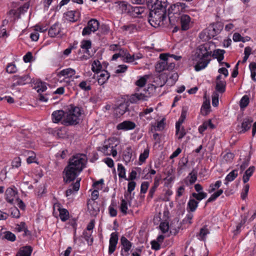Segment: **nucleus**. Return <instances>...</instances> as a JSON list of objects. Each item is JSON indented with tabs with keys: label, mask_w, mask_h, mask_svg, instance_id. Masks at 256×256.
Here are the masks:
<instances>
[{
	"label": "nucleus",
	"mask_w": 256,
	"mask_h": 256,
	"mask_svg": "<svg viewBox=\"0 0 256 256\" xmlns=\"http://www.w3.org/2000/svg\"><path fill=\"white\" fill-rule=\"evenodd\" d=\"M87 161V157L84 154H78L73 156L64 171V182L67 184L74 180L86 167Z\"/></svg>",
	"instance_id": "obj_1"
},
{
	"label": "nucleus",
	"mask_w": 256,
	"mask_h": 256,
	"mask_svg": "<svg viewBox=\"0 0 256 256\" xmlns=\"http://www.w3.org/2000/svg\"><path fill=\"white\" fill-rule=\"evenodd\" d=\"M80 114L79 107L72 106L67 112H64L62 110L54 111L52 116L54 122L58 123L61 121L62 124L68 126L78 124L80 120Z\"/></svg>",
	"instance_id": "obj_2"
},
{
	"label": "nucleus",
	"mask_w": 256,
	"mask_h": 256,
	"mask_svg": "<svg viewBox=\"0 0 256 256\" xmlns=\"http://www.w3.org/2000/svg\"><path fill=\"white\" fill-rule=\"evenodd\" d=\"M211 54L209 44H202L197 48L192 58V60L196 63L194 66L196 71H200L208 66L210 60L209 57Z\"/></svg>",
	"instance_id": "obj_3"
},
{
	"label": "nucleus",
	"mask_w": 256,
	"mask_h": 256,
	"mask_svg": "<svg viewBox=\"0 0 256 256\" xmlns=\"http://www.w3.org/2000/svg\"><path fill=\"white\" fill-rule=\"evenodd\" d=\"M166 6L160 5L158 8H154L148 14V22L154 27L156 28L166 24Z\"/></svg>",
	"instance_id": "obj_4"
},
{
	"label": "nucleus",
	"mask_w": 256,
	"mask_h": 256,
	"mask_svg": "<svg viewBox=\"0 0 256 256\" xmlns=\"http://www.w3.org/2000/svg\"><path fill=\"white\" fill-rule=\"evenodd\" d=\"M190 10L184 3L177 2L174 4L168 9V19L171 24H174L177 20L176 18H179L181 12H189Z\"/></svg>",
	"instance_id": "obj_5"
},
{
	"label": "nucleus",
	"mask_w": 256,
	"mask_h": 256,
	"mask_svg": "<svg viewBox=\"0 0 256 256\" xmlns=\"http://www.w3.org/2000/svg\"><path fill=\"white\" fill-rule=\"evenodd\" d=\"M223 24L220 22L210 24L206 29L200 33V38L207 40L214 38L220 33L223 29Z\"/></svg>",
	"instance_id": "obj_6"
},
{
	"label": "nucleus",
	"mask_w": 256,
	"mask_h": 256,
	"mask_svg": "<svg viewBox=\"0 0 256 256\" xmlns=\"http://www.w3.org/2000/svg\"><path fill=\"white\" fill-rule=\"evenodd\" d=\"M118 144L116 138H110L104 142V145L99 148L98 150L101 151L106 156L112 155L114 157L117 155V151L116 148Z\"/></svg>",
	"instance_id": "obj_7"
},
{
	"label": "nucleus",
	"mask_w": 256,
	"mask_h": 256,
	"mask_svg": "<svg viewBox=\"0 0 256 256\" xmlns=\"http://www.w3.org/2000/svg\"><path fill=\"white\" fill-rule=\"evenodd\" d=\"M253 122V119L250 117H246L243 119L242 122L241 124L240 128H241L239 132L240 134H243L250 130L252 126V136H254L256 133V122H254L253 124L252 125Z\"/></svg>",
	"instance_id": "obj_8"
},
{
	"label": "nucleus",
	"mask_w": 256,
	"mask_h": 256,
	"mask_svg": "<svg viewBox=\"0 0 256 256\" xmlns=\"http://www.w3.org/2000/svg\"><path fill=\"white\" fill-rule=\"evenodd\" d=\"M13 82L11 87L14 88L17 86L24 85L31 82L30 78L28 75H24L22 76H14L12 77Z\"/></svg>",
	"instance_id": "obj_9"
},
{
	"label": "nucleus",
	"mask_w": 256,
	"mask_h": 256,
	"mask_svg": "<svg viewBox=\"0 0 256 256\" xmlns=\"http://www.w3.org/2000/svg\"><path fill=\"white\" fill-rule=\"evenodd\" d=\"M168 56L169 54H161L160 56V62H158L156 65V72H160L164 70H166V66L168 63Z\"/></svg>",
	"instance_id": "obj_10"
},
{
	"label": "nucleus",
	"mask_w": 256,
	"mask_h": 256,
	"mask_svg": "<svg viewBox=\"0 0 256 256\" xmlns=\"http://www.w3.org/2000/svg\"><path fill=\"white\" fill-rule=\"evenodd\" d=\"M120 244L122 246L120 254L123 256H128L129 250H130L132 244L124 236L120 238Z\"/></svg>",
	"instance_id": "obj_11"
},
{
	"label": "nucleus",
	"mask_w": 256,
	"mask_h": 256,
	"mask_svg": "<svg viewBox=\"0 0 256 256\" xmlns=\"http://www.w3.org/2000/svg\"><path fill=\"white\" fill-rule=\"evenodd\" d=\"M117 10L121 14H128L130 12V5L124 1H118L114 2Z\"/></svg>",
	"instance_id": "obj_12"
},
{
	"label": "nucleus",
	"mask_w": 256,
	"mask_h": 256,
	"mask_svg": "<svg viewBox=\"0 0 256 256\" xmlns=\"http://www.w3.org/2000/svg\"><path fill=\"white\" fill-rule=\"evenodd\" d=\"M118 242V233L114 232L112 233L110 238V244L108 247V253L109 254H112L116 246V244Z\"/></svg>",
	"instance_id": "obj_13"
},
{
	"label": "nucleus",
	"mask_w": 256,
	"mask_h": 256,
	"mask_svg": "<svg viewBox=\"0 0 256 256\" xmlns=\"http://www.w3.org/2000/svg\"><path fill=\"white\" fill-rule=\"evenodd\" d=\"M87 206L88 210L91 215L96 216L98 214L100 211V208L97 202L94 200H88Z\"/></svg>",
	"instance_id": "obj_14"
},
{
	"label": "nucleus",
	"mask_w": 256,
	"mask_h": 256,
	"mask_svg": "<svg viewBox=\"0 0 256 256\" xmlns=\"http://www.w3.org/2000/svg\"><path fill=\"white\" fill-rule=\"evenodd\" d=\"M136 126L134 122L125 120L118 124L116 128L118 130H134Z\"/></svg>",
	"instance_id": "obj_15"
},
{
	"label": "nucleus",
	"mask_w": 256,
	"mask_h": 256,
	"mask_svg": "<svg viewBox=\"0 0 256 256\" xmlns=\"http://www.w3.org/2000/svg\"><path fill=\"white\" fill-rule=\"evenodd\" d=\"M181 28L183 30L189 29L191 18L188 14H182L180 17Z\"/></svg>",
	"instance_id": "obj_16"
},
{
	"label": "nucleus",
	"mask_w": 256,
	"mask_h": 256,
	"mask_svg": "<svg viewBox=\"0 0 256 256\" xmlns=\"http://www.w3.org/2000/svg\"><path fill=\"white\" fill-rule=\"evenodd\" d=\"M148 96L142 93H136L132 94L129 98L131 103H136L139 101L146 100Z\"/></svg>",
	"instance_id": "obj_17"
},
{
	"label": "nucleus",
	"mask_w": 256,
	"mask_h": 256,
	"mask_svg": "<svg viewBox=\"0 0 256 256\" xmlns=\"http://www.w3.org/2000/svg\"><path fill=\"white\" fill-rule=\"evenodd\" d=\"M61 28L58 22H56L51 26L49 29L48 34L52 38H54L60 32Z\"/></svg>",
	"instance_id": "obj_18"
},
{
	"label": "nucleus",
	"mask_w": 256,
	"mask_h": 256,
	"mask_svg": "<svg viewBox=\"0 0 256 256\" xmlns=\"http://www.w3.org/2000/svg\"><path fill=\"white\" fill-rule=\"evenodd\" d=\"M110 76V74L107 71L104 70L101 72L100 74L97 76L98 84L100 86L103 85L108 81Z\"/></svg>",
	"instance_id": "obj_19"
},
{
	"label": "nucleus",
	"mask_w": 256,
	"mask_h": 256,
	"mask_svg": "<svg viewBox=\"0 0 256 256\" xmlns=\"http://www.w3.org/2000/svg\"><path fill=\"white\" fill-rule=\"evenodd\" d=\"M76 74V70L72 68H68L62 70L58 73L57 76L58 77L66 76V78H72Z\"/></svg>",
	"instance_id": "obj_20"
},
{
	"label": "nucleus",
	"mask_w": 256,
	"mask_h": 256,
	"mask_svg": "<svg viewBox=\"0 0 256 256\" xmlns=\"http://www.w3.org/2000/svg\"><path fill=\"white\" fill-rule=\"evenodd\" d=\"M80 179L77 180L76 182L72 184L66 192V196H70L74 191L77 192L80 186Z\"/></svg>",
	"instance_id": "obj_21"
},
{
	"label": "nucleus",
	"mask_w": 256,
	"mask_h": 256,
	"mask_svg": "<svg viewBox=\"0 0 256 256\" xmlns=\"http://www.w3.org/2000/svg\"><path fill=\"white\" fill-rule=\"evenodd\" d=\"M130 12L128 13V14L132 16L136 17L143 12L144 8L142 6H130Z\"/></svg>",
	"instance_id": "obj_22"
},
{
	"label": "nucleus",
	"mask_w": 256,
	"mask_h": 256,
	"mask_svg": "<svg viewBox=\"0 0 256 256\" xmlns=\"http://www.w3.org/2000/svg\"><path fill=\"white\" fill-rule=\"evenodd\" d=\"M17 194V192L13 188H9L6 191V200L9 203L12 204L14 198Z\"/></svg>",
	"instance_id": "obj_23"
},
{
	"label": "nucleus",
	"mask_w": 256,
	"mask_h": 256,
	"mask_svg": "<svg viewBox=\"0 0 256 256\" xmlns=\"http://www.w3.org/2000/svg\"><path fill=\"white\" fill-rule=\"evenodd\" d=\"M79 14L76 11H68L65 14L66 18L70 22H74L78 18Z\"/></svg>",
	"instance_id": "obj_24"
},
{
	"label": "nucleus",
	"mask_w": 256,
	"mask_h": 256,
	"mask_svg": "<svg viewBox=\"0 0 256 256\" xmlns=\"http://www.w3.org/2000/svg\"><path fill=\"white\" fill-rule=\"evenodd\" d=\"M32 249L30 246H26L20 249L16 256H30Z\"/></svg>",
	"instance_id": "obj_25"
},
{
	"label": "nucleus",
	"mask_w": 256,
	"mask_h": 256,
	"mask_svg": "<svg viewBox=\"0 0 256 256\" xmlns=\"http://www.w3.org/2000/svg\"><path fill=\"white\" fill-rule=\"evenodd\" d=\"M198 202L194 198H190L187 205V210L188 212H194L198 206Z\"/></svg>",
	"instance_id": "obj_26"
},
{
	"label": "nucleus",
	"mask_w": 256,
	"mask_h": 256,
	"mask_svg": "<svg viewBox=\"0 0 256 256\" xmlns=\"http://www.w3.org/2000/svg\"><path fill=\"white\" fill-rule=\"evenodd\" d=\"M210 233V231L206 226H203L200 229V232L197 235L198 238L200 240L204 241L206 236Z\"/></svg>",
	"instance_id": "obj_27"
},
{
	"label": "nucleus",
	"mask_w": 256,
	"mask_h": 256,
	"mask_svg": "<svg viewBox=\"0 0 256 256\" xmlns=\"http://www.w3.org/2000/svg\"><path fill=\"white\" fill-rule=\"evenodd\" d=\"M87 26L90 28V30L94 32L98 30L100 23L96 19H91L88 22Z\"/></svg>",
	"instance_id": "obj_28"
},
{
	"label": "nucleus",
	"mask_w": 256,
	"mask_h": 256,
	"mask_svg": "<svg viewBox=\"0 0 256 256\" xmlns=\"http://www.w3.org/2000/svg\"><path fill=\"white\" fill-rule=\"evenodd\" d=\"M255 167L251 166L245 172L242 178L244 183H246L249 180L250 178L252 176Z\"/></svg>",
	"instance_id": "obj_29"
},
{
	"label": "nucleus",
	"mask_w": 256,
	"mask_h": 256,
	"mask_svg": "<svg viewBox=\"0 0 256 256\" xmlns=\"http://www.w3.org/2000/svg\"><path fill=\"white\" fill-rule=\"evenodd\" d=\"M78 86L82 90L84 91H89L92 89L91 80H83L79 84Z\"/></svg>",
	"instance_id": "obj_30"
},
{
	"label": "nucleus",
	"mask_w": 256,
	"mask_h": 256,
	"mask_svg": "<svg viewBox=\"0 0 256 256\" xmlns=\"http://www.w3.org/2000/svg\"><path fill=\"white\" fill-rule=\"evenodd\" d=\"M224 50L220 49L216 50L214 52L213 56L217 59L219 64H221V61L224 60Z\"/></svg>",
	"instance_id": "obj_31"
},
{
	"label": "nucleus",
	"mask_w": 256,
	"mask_h": 256,
	"mask_svg": "<svg viewBox=\"0 0 256 256\" xmlns=\"http://www.w3.org/2000/svg\"><path fill=\"white\" fill-rule=\"evenodd\" d=\"M238 172L237 170H234L230 172L226 177L225 180L226 182L224 183L228 184V182L234 180L238 176Z\"/></svg>",
	"instance_id": "obj_32"
},
{
	"label": "nucleus",
	"mask_w": 256,
	"mask_h": 256,
	"mask_svg": "<svg viewBox=\"0 0 256 256\" xmlns=\"http://www.w3.org/2000/svg\"><path fill=\"white\" fill-rule=\"evenodd\" d=\"M146 2L154 8H158L160 5L166 6V0H146Z\"/></svg>",
	"instance_id": "obj_33"
},
{
	"label": "nucleus",
	"mask_w": 256,
	"mask_h": 256,
	"mask_svg": "<svg viewBox=\"0 0 256 256\" xmlns=\"http://www.w3.org/2000/svg\"><path fill=\"white\" fill-rule=\"evenodd\" d=\"M58 210L60 212V218L62 222H65L68 220L69 218V212L67 210L58 208Z\"/></svg>",
	"instance_id": "obj_34"
},
{
	"label": "nucleus",
	"mask_w": 256,
	"mask_h": 256,
	"mask_svg": "<svg viewBox=\"0 0 256 256\" xmlns=\"http://www.w3.org/2000/svg\"><path fill=\"white\" fill-rule=\"evenodd\" d=\"M226 82L225 80L216 82V90L220 93H223L226 90Z\"/></svg>",
	"instance_id": "obj_35"
},
{
	"label": "nucleus",
	"mask_w": 256,
	"mask_h": 256,
	"mask_svg": "<svg viewBox=\"0 0 256 256\" xmlns=\"http://www.w3.org/2000/svg\"><path fill=\"white\" fill-rule=\"evenodd\" d=\"M132 156V150L130 148H128L124 152L123 159L126 163H128L131 160Z\"/></svg>",
	"instance_id": "obj_36"
},
{
	"label": "nucleus",
	"mask_w": 256,
	"mask_h": 256,
	"mask_svg": "<svg viewBox=\"0 0 256 256\" xmlns=\"http://www.w3.org/2000/svg\"><path fill=\"white\" fill-rule=\"evenodd\" d=\"M121 28L123 30L128 32V34H132L136 31V26L134 24L123 26Z\"/></svg>",
	"instance_id": "obj_37"
},
{
	"label": "nucleus",
	"mask_w": 256,
	"mask_h": 256,
	"mask_svg": "<svg viewBox=\"0 0 256 256\" xmlns=\"http://www.w3.org/2000/svg\"><path fill=\"white\" fill-rule=\"evenodd\" d=\"M186 111L182 110L181 114H180V116L178 122H177L176 124V129H177V131L179 130L178 128L180 127V126H182V124L184 122V120H185L186 118Z\"/></svg>",
	"instance_id": "obj_38"
},
{
	"label": "nucleus",
	"mask_w": 256,
	"mask_h": 256,
	"mask_svg": "<svg viewBox=\"0 0 256 256\" xmlns=\"http://www.w3.org/2000/svg\"><path fill=\"white\" fill-rule=\"evenodd\" d=\"M118 175L119 178H123L126 180V170L122 164H118Z\"/></svg>",
	"instance_id": "obj_39"
},
{
	"label": "nucleus",
	"mask_w": 256,
	"mask_h": 256,
	"mask_svg": "<svg viewBox=\"0 0 256 256\" xmlns=\"http://www.w3.org/2000/svg\"><path fill=\"white\" fill-rule=\"evenodd\" d=\"M192 195L198 201H200L201 200L206 198L207 196V194L203 192H201L198 193L193 192Z\"/></svg>",
	"instance_id": "obj_40"
},
{
	"label": "nucleus",
	"mask_w": 256,
	"mask_h": 256,
	"mask_svg": "<svg viewBox=\"0 0 256 256\" xmlns=\"http://www.w3.org/2000/svg\"><path fill=\"white\" fill-rule=\"evenodd\" d=\"M120 210L121 212L124 215L127 214L128 202L124 199L121 200Z\"/></svg>",
	"instance_id": "obj_41"
},
{
	"label": "nucleus",
	"mask_w": 256,
	"mask_h": 256,
	"mask_svg": "<svg viewBox=\"0 0 256 256\" xmlns=\"http://www.w3.org/2000/svg\"><path fill=\"white\" fill-rule=\"evenodd\" d=\"M80 46L82 48L86 50V52H88V49L90 48L92 46L91 41L89 40H82Z\"/></svg>",
	"instance_id": "obj_42"
},
{
	"label": "nucleus",
	"mask_w": 256,
	"mask_h": 256,
	"mask_svg": "<svg viewBox=\"0 0 256 256\" xmlns=\"http://www.w3.org/2000/svg\"><path fill=\"white\" fill-rule=\"evenodd\" d=\"M222 184L220 180H218L214 184H212L210 186V189L208 190V192L212 193L214 192L216 189L218 188Z\"/></svg>",
	"instance_id": "obj_43"
},
{
	"label": "nucleus",
	"mask_w": 256,
	"mask_h": 256,
	"mask_svg": "<svg viewBox=\"0 0 256 256\" xmlns=\"http://www.w3.org/2000/svg\"><path fill=\"white\" fill-rule=\"evenodd\" d=\"M102 68V66L100 64V62L98 60L94 61L92 64V70L94 72H96L98 73L99 71H100V69Z\"/></svg>",
	"instance_id": "obj_44"
},
{
	"label": "nucleus",
	"mask_w": 256,
	"mask_h": 256,
	"mask_svg": "<svg viewBox=\"0 0 256 256\" xmlns=\"http://www.w3.org/2000/svg\"><path fill=\"white\" fill-rule=\"evenodd\" d=\"M249 103V98L248 96H244L240 100V106L241 108H246Z\"/></svg>",
	"instance_id": "obj_45"
},
{
	"label": "nucleus",
	"mask_w": 256,
	"mask_h": 256,
	"mask_svg": "<svg viewBox=\"0 0 256 256\" xmlns=\"http://www.w3.org/2000/svg\"><path fill=\"white\" fill-rule=\"evenodd\" d=\"M180 126L179 130L177 131V129H176V134L178 135V138L182 139L186 134V132L184 128V126Z\"/></svg>",
	"instance_id": "obj_46"
},
{
	"label": "nucleus",
	"mask_w": 256,
	"mask_h": 256,
	"mask_svg": "<svg viewBox=\"0 0 256 256\" xmlns=\"http://www.w3.org/2000/svg\"><path fill=\"white\" fill-rule=\"evenodd\" d=\"M6 70L8 73L13 74L17 71V68L15 64L11 63L8 64L6 66Z\"/></svg>",
	"instance_id": "obj_47"
},
{
	"label": "nucleus",
	"mask_w": 256,
	"mask_h": 256,
	"mask_svg": "<svg viewBox=\"0 0 256 256\" xmlns=\"http://www.w3.org/2000/svg\"><path fill=\"white\" fill-rule=\"evenodd\" d=\"M4 238L11 242H14L16 240L15 235L9 231L6 232L4 233Z\"/></svg>",
	"instance_id": "obj_48"
},
{
	"label": "nucleus",
	"mask_w": 256,
	"mask_h": 256,
	"mask_svg": "<svg viewBox=\"0 0 256 256\" xmlns=\"http://www.w3.org/2000/svg\"><path fill=\"white\" fill-rule=\"evenodd\" d=\"M148 154L149 150L148 149L144 150L143 153L140 154L139 158V160L142 162H145L146 160L148 158Z\"/></svg>",
	"instance_id": "obj_49"
},
{
	"label": "nucleus",
	"mask_w": 256,
	"mask_h": 256,
	"mask_svg": "<svg viewBox=\"0 0 256 256\" xmlns=\"http://www.w3.org/2000/svg\"><path fill=\"white\" fill-rule=\"evenodd\" d=\"M10 216L12 218H18L20 216V212L18 209L16 207L12 208H10Z\"/></svg>",
	"instance_id": "obj_50"
},
{
	"label": "nucleus",
	"mask_w": 256,
	"mask_h": 256,
	"mask_svg": "<svg viewBox=\"0 0 256 256\" xmlns=\"http://www.w3.org/2000/svg\"><path fill=\"white\" fill-rule=\"evenodd\" d=\"M21 165V159L20 157H16L14 158L12 162V167L15 168H19Z\"/></svg>",
	"instance_id": "obj_51"
},
{
	"label": "nucleus",
	"mask_w": 256,
	"mask_h": 256,
	"mask_svg": "<svg viewBox=\"0 0 256 256\" xmlns=\"http://www.w3.org/2000/svg\"><path fill=\"white\" fill-rule=\"evenodd\" d=\"M28 154L29 155L26 159V162L28 164H31L34 162L36 158V154L32 151H28Z\"/></svg>",
	"instance_id": "obj_52"
},
{
	"label": "nucleus",
	"mask_w": 256,
	"mask_h": 256,
	"mask_svg": "<svg viewBox=\"0 0 256 256\" xmlns=\"http://www.w3.org/2000/svg\"><path fill=\"white\" fill-rule=\"evenodd\" d=\"M189 176H190V178L189 180L190 184H194L197 180L196 172H194V170H192L190 173Z\"/></svg>",
	"instance_id": "obj_53"
},
{
	"label": "nucleus",
	"mask_w": 256,
	"mask_h": 256,
	"mask_svg": "<svg viewBox=\"0 0 256 256\" xmlns=\"http://www.w3.org/2000/svg\"><path fill=\"white\" fill-rule=\"evenodd\" d=\"M249 188L250 186L248 184H246L244 186L241 193V198L242 200H244L246 198L248 192Z\"/></svg>",
	"instance_id": "obj_54"
},
{
	"label": "nucleus",
	"mask_w": 256,
	"mask_h": 256,
	"mask_svg": "<svg viewBox=\"0 0 256 256\" xmlns=\"http://www.w3.org/2000/svg\"><path fill=\"white\" fill-rule=\"evenodd\" d=\"M234 158V154L232 152H227L224 156V159L227 162H231Z\"/></svg>",
	"instance_id": "obj_55"
},
{
	"label": "nucleus",
	"mask_w": 256,
	"mask_h": 256,
	"mask_svg": "<svg viewBox=\"0 0 256 256\" xmlns=\"http://www.w3.org/2000/svg\"><path fill=\"white\" fill-rule=\"evenodd\" d=\"M160 228L163 233H166L169 229L168 223L165 222H161L160 225Z\"/></svg>",
	"instance_id": "obj_56"
},
{
	"label": "nucleus",
	"mask_w": 256,
	"mask_h": 256,
	"mask_svg": "<svg viewBox=\"0 0 256 256\" xmlns=\"http://www.w3.org/2000/svg\"><path fill=\"white\" fill-rule=\"evenodd\" d=\"M146 78L143 76L136 81V84L140 87H143L146 84Z\"/></svg>",
	"instance_id": "obj_57"
},
{
	"label": "nucleus",
	"mask_w": 256,
	"mask_h": 256,
	"mask_svg": "<svg viewBox=\"0 0 256 256\" xmlns=\"http://www.w3.org/2000/svg\"><path fill=\"white\" fill-rule=\"evenodd\" d=\"M47 89V87L44 83L40 82V84H38L37 86V92L38 94H41L42 92H44Z\"/></svg>",
	"instance_id": "obj_58"
},
{
	"label": "nucleus",
	"mask_w": 256,
	"mask_h": 256,
	"mask_svg": "<svg viewBox=\"0 0 256 256\" xmlns=\"http://www.w3.org/2000/svg\"><path fill=\"white\" fill-rule=\"evenodd\" d=\"M149 186V182H142L140 186V193L145 194Z\"/></svg>",
	"instance_id": "obj_59"
},
{
	"label": "nucleus",
	"mask_w": 256,
	"mask_h": 256,
	"mask_svg": "<svg viewBox=\"0 0 256 256\" xmlns=\"http://www.w3.org/2000/svg\"><path fill=\"white\" fill-rule=\"evenodd\" d=\"M136 186V183L134 181H131L128 183V192L130 194L132 193V191L134 190Z\"/></svg>",
	"instance_id": "obj_60"
},
{
	"label": "nucleus",
	"mask_w": 256,
	"mask_h": 256,
	"mask_svg": "<svg viewBox=\"0 0 256 256\" xmlns=\"http://www.w3.org/2000/svg\"><path fill=\"white\" fill-rule=\"evenodd\" d=\"M125 62H134L132 55H130L129 53H127L124 51V56Z\"/></svg>",
	"instance_id": "obj_61"
},
{
	"label": "nucleus",
	"mask_w": 256,
	"mask_h": 256,
	"mask_svg": "<svg viewBox=\"0 0 256 256\" xmlns=\"http://www.w3.org/2000/svg\"><path fill=\"white\" fill-rule=\"evenodd\" d=\"M210 108V102L209 100H206L204 102L202 106V108L203 110H204L206 111V112L204 114L205 115L207 114L208 113V111Z\"/></svg>",
	"instance_id": "obj_62"
},
{
	"label": "nucleus",
	"mask_w": 256,
	"mask_h": 256,
	"mask_svg": "<svg viewBox=\"0 0 256 256\" xmlns=\"http://www.w3.org/2000/svg\"><path fill=\"white\" fill-rule=\"evenodd\" d=\"M208 124L207 121H205L203 122L202 125L200 126L198 128V132L200 134H202L203 132L208 128Z\"/></svg>",
	"instance_id": "obj_63"
},
{
	"label": "nucleus",
	"mask_w": 256,
	"mask_h": 256,
	"mask_svg": "<svg viewBox=\"0 0 256 256\" xmlns=\"http://www.w3.org/2000/svg\"><path fill=\"white\" fill-rule=\"evenodd\" d=\"M128 66L124 64L119 65L118 67V69L116 70V74L124 72L127 70Z\"/></svg>",
	"instance_id": "obj_64"
}]
</instances>
